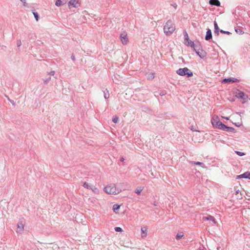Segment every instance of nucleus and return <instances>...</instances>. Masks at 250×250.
<instances>
[{
    "instance_id": "2eb2a0df",
    "label": "nucleus",
    "mask_w": 250,
    "mask_h": 250,
    "mask_svg": "<svg viewBox=\"0 0 250 250\" xmlns=\"http://www.w3.org/2000/svg\"><path fill=\"white\" fill-rule=\"evenodd\" d=\"M211 39H212L211 31L210 29H208L205 36V40L207 41H209Z\"/></svg>"
},
{
    "instance_id": "6ab92c4d",
    "label": "nucleus",
    "mask_w": 250,
    "mask_h": 250,
    "mask_svg": "<svg viewBox=\"0 0 250 250\" xmlns=\"http://www.w3.org/2000/svg\"><path fill=\"white\" fill-rule=\"evenodd\" d=\"M92 185H93L89 184L88 183L84 182L83 183V186L85 188L90 189Z\"/></svg>"
},
{
    "instance_id": "c03bdc74",
    "label": "nucleus",
    "mask_w": 250,
    "mask_h": 250,
    "mask_svg": "<svg viewBox=\"0 0 250 250\" xmlns=\"http://www.w3.org/2000/svg\"><path fill=\"white\" fill-rule=\"evenodd\" d=\"M234 124H235V125L236 126H240V125L239 124V123H235Z\"/></svg>"
},
{
    "instance_id": "f704fd0d",
    "label": "nucleus",
    "mask_w": 250,
    "mask_h": 250,
    "mask_svg": "<svg viewBox=\"0 0 250 250\" xmlns=\"http://www.w3.org/2000/svg\"><path fill=\"white\" fill-rule=\"evenodd\" d=\"M114 229L117 232H121L122 231V228H120V227H115L114 228Z\"/></svg>"
},
{
    "instance_id": "a18cd8bd",
    "label": "nucleus",
    "mask_w": 250,
    "mask_h": 250,
    "mask_svg": "<svg viewBox=\"0 0 250 250\" xmlns=\"http://www.w3.org/2000/svg\"><path fill=\"white\" fill-rule=\"evenodd\" d=\"M124 160H125V159L123 157H122L121 159V162H124Z\"/></svg>"
},
{
    "instance_id": "49530a36",
    "label": "nucleus",
    "mask_w": 250,
    "mask_h": 250,
    "mask_svg": "<svg viewBox=\"0 0 250 250\" xmlns=\"http://www.w3.org/2000/svg\"><path fill=\"white\" fill-rule=\"evenodd\" d=\"M154 206H157V203L155 202L154 203Z\"/></svg>"
},
{
    "instance_id": "de8ad7c7",
    "label": "nucleus",
    "mask_w": 250,
    "mask_h": 250,
    "mask_svg": "<svg viewBox=\"0 0 250 250\" xmlns=\"http://www.w3.org/2000/svg\"><path fill=\"white\" fill-rule=\"evenodd\" d=\"M238 191H239V190H237V191H236V194L238 193Z\"/></svg>"
},
{
    "instance_id": "f03ea898",
    "label": "nucleus",
    "mask_w": 250,
    "mask_h": 250,
    "mask_svg": "<svg viewBox=\"0 0 250 250\" xmlns=\"http://www.w3.org/2000/svg\"><path fill=\"white\" fill-rule=\"evenodd\" d=\"M104 191L107 194H117L120 193L121 190L117 188L115 184H111L106 186L104 188Z\"/></svg>"
},
{
    "instance_id": "c756f323",
    "label": "nucleus",
    "mask_w": 250,
    "mask_h": 250,
    "mask_svg": "<svg viewBox=\"0 0 250 250\" xmlns=\"http://www.w3.org/2000/svg\"><path fill=\"white\" fill-rule=\"evenodd\" d=\"M33 15L34 16L35 18L36 19V20L37 21H38L39 20V16L38 13L37 12L34 11L33 12Z\"/></svg>"
},
{
    "instance_id": "aec40b11",
    "label": "nucleus",
    "mask_w": 250,
    "mask_h": 250,
    "mask_svg": "<svg viewBox=\"0 0 250 250\" xmlns=\"http://www.w3.org/2000/svg\"><path fill=\"white\" fill-rule=\"evenodd\" d=\"M235 31L237 33L239 34L240 35H242L244 33L243 30L239 27H235Z\"/></svg>"
},
{
    "instance_id": "9d476101",
    "label": "nucleus",
    "mask_w": 250,
    "mask_h": 250,
    "mask_svg": "<svg viewBox=\"0 0 250 250\" xmlns=\"http://www.w3.org/2000/svg\"><path fill=\"white\" fill-rule=\"evenodd\" d=\"M246 178L250 180V172L247 171L242 174L237 176L236 179Z\"/></svg>"
},
{
    "instance_id": "4be33fe9",
    "label": "nucleus",
    "mask_w": 250,
    "mask_h": 250,
    "mask_svg": "<svg viewBox=\"0 0 250 250\" xmlns=\"http://www.w3.org/2000/svg\"><path fill=\"white\" fill-rule=\"evenodd\" d=\"M144 188L141 187H137L135 190V193L137 194H140L142 191L143 190Z\"/></svg>"
},
{
    "instance_id": "dca6fc26",
    "label": "nucleus",
    "mask_w": 250,
    "mask_h": 250,
    "mask_svg": "<svg viewBox=\"0 0 250 250\" xmlns=\"http://www.w3.org/2000/svg\"><path fill=\"white\" fill-rule=\"evenodd\" d=\"M66 2L65 0H57L55 2V5L57 6H61Z\"/></svg>"
},
{
    "instance_id": "0eeeda50",
    "label": "nucleus",
    "mask_w": 250,
    "mask_h": 250,
    "mask_svg": "<svg viewBox=\"0 0 250 250\" xmlns=\"http://www.w3.org/2000/svg\"><path fill=\"white\" fill-rule=\"evenodd\" d=\"M211 123L214 127L219 128V127L221 125L220 124H222V123L218 120V117H216L215 118L213 117L212 118Z\"/></svg>"
},
{
    "instance_id": "20e7f679",
    "label": "nucleus",
    "mask_w": 250,
    "mask_h": 250,
    "mask_svg": "<svg viewBox=\"0 0 250 250\" xmlns=\"http://www.w3.org/2000/svg\"><path fill=\"white\" fill-rule=\"evenodd\" d=\"M193 49L195 51L196 54L201 58H204L206 56V52L202 49H200L199 46L195 45Z\"/></svg>"
},
{
    "instance_id": "ea45409f",
    "label": "nucleus",
    "mask_w": 250,
    "mask_h": 250,
    "mask_svg": "<svg viewBox=\"0 0 250 250\" xmlns=\"http://www.w3.org/2000/svg\"><path fill=\"white\" fill-rule=\"evenodd\" d=\"M150 76L149 77V79H152L154 78V73H152L150 74Z\"/></svg>"
},
{
    "instance_id": "72a5a7b5",
    "label": "nucleus",
    "mask_w": 250,
    "mask_h": 250,
    "mask_svg": "<svg viewBox=\"0 0 250 250\" xmlns=\"http://www.w3.org/2000/svg\"><path fill=\"white\" fill-rule=\"evenodd\" d=\"M220 32L222 33H223V34H227V35H230L231 34V33L229 32V31H224V30H220Z\"/></svg>"
},
{
    "instance_id": "412c9836",
    "label": "nucleus",
    "mask_w": 250,
    "mask_h": 250,
    "mask_svg": "<svg viewBox=\"0 0 250 250\" xmlns=\"http://www.w3.org/2000/svg\"><path fill=\"white\" fill-rule=\"evenodd\" d=\"M104 97L105 99H107L109 97V93L108 90L107 89H105L103 91Z\"/></svg>"
},
{
    "instance_id": "c9c22d12",
    "label": "nucleus",
    "mask_w": 250,
    "mask_h": 250,
    "mask_svg": "<svg viewBox=\"0 0 250 250\" xmlns=\"http://www.w3.org/2000/svg\"><path fill=\"white\" fill-rule=\"evenodd\" d=\"M21 40H18L17 42V47H19L21 46Z\"/></svg>"
},
{
    "instance_id": "f3484780",
    "label": "nucleus",
    "mask_w": 250,
    "mask_h": 250,
    "mask_svg": "<svg viewBox=\"0 0 250 250\" xmlns=\"http://www.w3.org/2000/svg\"><path fill=\"white\" fill-rule=\"evenodd\" d=\"M209 4L211 5L220 6V2L218 0H210Z\"/></svg>"
},
{
    "instance_id": "c85d7f7f",
    "label": "nucleus",
    "mask_w": 250,
    "mask_h": 250,
    "mask_svg": "<svg viewBox=\"0 0 250 250\" xmlns=\"http://www.w3.org/2000/svg\"><path fill=\"white\" fill-rule=\"evenodd\" d=\"M228 132H235V129L232 127H229L228 126L227 130H226Z\"/></svg>"
},
{
    "instance_id": "423d86ee",
    "label": "nucleus",
    "mask_w": 250,
    "mask_h": 250,
    "mask_svg": "<svg viewBox=\"0 0 250 250\" xmlns=\"http://www.w3.org/2000/svg\"><path fill=\"white\" fill-rule=\"evenodd\" d=\"M68 4L69 8L72 7L78 8L80 5L79 0H70Z\"/></svg>"
},
{
    "instance_id": "e433bc0d",
    "label": "nucleus",
    "mask_w": 250,
    "mask_h": 250,
    "mask_svg": "<svg viewBox=\"0 0 250 250\" xmlns=\"http://www.w3.org/2000/svg\"><path fill=\"white\" fill-rule=\"evenodd\" d=\"M166 91L165 90H163V91H162L160 93V95L161 96H164L166 94Z\"/></svg>"
},
{
    "instance_id": "ddd939ff",
    "label": "nucleus",
    "mask_w": 250,
    "mask_h": 250,
    "mask_svg": "<svg viewBox=\"0 0 250 250\" xmlns=\"http://www.w3.org/2000/svg\"><path fill=\"white\" fill-rule=\"evenodd\" d=\"M141 237L142 238H145L147 236V228L146 226L142 227L141 228Z\"/></svg>"
},
{
    "instance_id": "4c0bfd02",
    "label": "nucleus",
    "mask_w": 250,
    "mask_h": 250,
    "mask_svg": "<svg viewBox=\"0 0 250 250\" xmlns=\"http://www.w3.org/2000/svg\"><path fill=\"white\" fill-rule=\"evenodd\" d=\"M55 73V72L54 71H51L48 73V75H49V76H54Z\"/></svg>"
},
{
    "instance_id": "a211bd4d",
    "label": "nucleus",
    "mask_w": 250,
    "mask_h": 250,
    "mask_svg": "<svg viewBox=\"0 0 250 250\" xmlns=\"http://www.w3.org/2000/svg\"><path fill=\"white\" fill-rule=\"evenodd\" d=\"M95 194H98L99 193V189L94 185H92L90 189Z\"/></svg>"
},
{
    "instance_id": "bb28decb",
    "label": "nucleus",
    "mask_w": 250,
    "mask_h": 250,
    "mask_svg": "<svg viewBox=\"0 0 250 250\" xmlns=\"http://www.w3.org/2000/svg\"><path fill=\"white\" fill-rule=\"evenodd\" d=\"M120 208V206H119L117 204H115L113 206V210H114V212H116V210H118Z\"/></svg>"
},
{
    "instance_id": "473e14b6",
    "label": "nucleus",
    "mask_w": 250,
    "mask_h": 250,
    "mask_svg": "<svg viewBox=\"0 0 250 250\" xmlns=\"http://www.w3.org/2000/svg\"><path fill=\"white\" fill-rule=\"evenodd\" d=\"M118 120H119L118 117L117 116H115L113 118L112 121L114 123H117L118 121Z\"/></svg>"
},
{
    "instance_id": "cd10ccee",
    "label": "nucleus",
    "mask_w": 250,
    "mask_h": 250,
    "mask_svg": "<svg viewBox=\"0 0 250 250\" xmlns=\"http://www.w3.org/2000/svg\"><path fill=\"white\" fill-rule=\"evenodd\" d=\"M190 163L191 164H195L196 165L200 166H201L202 167H203V166H204V163L200 162H191Z\"/></svg>"
},
{
    "instance_id": "b1692460",
    "label": "nucleus",
    "mask_w": 250,
    "mask_h": 250,
    "mask_svg": "<svg viewBox=\"0 0 250 250\" xmlns=\"http://www.w3.org/2000/svg\"><path fill=\"white\" fill-rule=\"evenodd\" d=\"M183 236H184V234L183 232L178 233L176 234V239L177 240H179V239H181Z\"/></svg>"
},
{
    "instance_id": "f8f14e48",
    "label": "nucleus",
    "mask_w": 250,
    "mask_h": 250,
    "mask_svg": "<svg viewBox=\"0 0 250 250\" xmlns=\"http://www.w3.org/2000/svg\"><path fill=\"white\" fill-rule=\"evenodd\" d=\"M203 220H204V221L209 220V221H212L215 224L216 223V221L215 218L211 215H208L207 216H204L203 217Z\"/></svg>"
},
{
    "instance_id": "a19ab883",
    "label": "nucleus",
    "mask_w": 250,
    "mask_h": 250,
    "mask_svg": "<svg viewBox=\"0 0 250 250\" xmlns=\"http://www.w3.org/2000/svg\"><path fill=\"white\" fill-rule=\"evenodd\" d=\"M171 5L175 9L177 8V4L176 3H172V4H171Z\"/></svg>"
},
{
    "instance_id": "58836bf2",
    "label": "nucleus",
    "mask_w": 250,
    "mask_h": 250,
    "mask_svg": "<svg viewBox=\"0 0 250 250\" xmlns=\"http://www.w3.org/2000/svg\"><path fill=\"white\" fill-rule=\"evenodd\" d=\"M21 1V2H22L23 4V5L24 6H26L27 4L26 3V0H20Z\"/></svg>"
},
{
    "instance_id": "79ce46f5",
    "label": "nucleus",
    "mask_w": 250,
    "mask_h": 250,
    "mask_svg": "<svg viewBox=\"0 0 250 250\" xmlns=\"http://www.w3.org/2000/svg\"><path fill=\"white\" fill-rule=\"evenodd\" d=\"M71 59H72L73 61H74L75 60V56H74V55L73 54H72V56H71Z\"/></svg>"
},
{
    "instance_id": "6e6552de",
    "label": "nucleus",
    "mask_w": 250,
    "mask_h": 250,
    "mask_svg": "<svg viewBox=\"0 0 250 250\" xmlns=\"http://www.w3.org/2000/svg\"><path fill=\"white\" fill-rule=\"evenodd\" d=\"M24 223L22 221H19L17 224V232L21 233L24 229Z\"/></svg>"
},
{
    "instance_id": "393cba45",
    "label": "nucleus",
    "mask_w": 250,
    "mask_h": 250,
    "mask_svg": "<svg viewBox=\"0 0 250 250\" xmlns=\"http://www.w3.org/2000/svg\"><path fill=\"white\" fill-rule=\"evenodd\" d=\"M188 42V45L190 46L192 48H194V46H195L194 42L190 41L189 39L188 41H187Z\"/></svg>"
},
{
    "instance_id": "37998d69",
    "label": "nucleus",
    "mask_w": 250,
    "mask_h": 250,
    "mask_svg": "<svg viewBox=\"0 0 250 250\" xmlns=\"http://www.w3.org/2000/svg\"><path fill=\"white\" fill-rule=\"evenodd\" d=\"M9 101L13 104V105H15V103L14 102V101L13 100H9Z\"/></svg>"
},
{
    "instance_id": "9b49d317",
    "label": "nucleus",
    "mask_w": 250,
    "mask_h": 250,
    "mask_svg": "<svg viewBox=\"0 0 250 250\" xmlns=\"http://www.w3.org/2000/svg\"><path fill=\"white\" fill-rule=\"evenodd\" d=\"M120 37L121 38V41L124 44H126L128 42V39L127 38V34L124 32L120 35Z\"/></svg>"
},
{
    "instance_id": "7ed1b4c3",
    "label": "nucleus",
    "mask_w": 250,
    "mask_h": 250,
    "mask_svg": "<svg viewBox=\"0 0 250 250\" xmlns=\"http://www.w3.org/2000/svg\"><path fill=\"white\" fill-rule=\"evenodd\" d=\"M176 73L177 74L182 76L186 75L188 78L193 76L192 71L187 67L179 68L176 71Z\"/></svg>"
},
{
    "instance_id": "5701e85b",
    "label": "nucleus",
    "mask_w": 250,
    "mask_h": 250,
    "mask_svg": "<svg viewBox=\"0 0 250 250\" xmlns=\"http://www.w3.org/2000/svg\"><path fill=\"white\" fill-rule=\"evenodd\" d=\"M221 125L220 126V127H219V128L218 129H221L222 130H227V127H228V126H227L226 125H225V124L222 123V124H220Z\"/></svg>"
},
{
    "instance_id": "4468645a",
    "label": "nucleus",
    "mask_w": 250,
    "mask_h": 250,
    "mask_svg": "<svg viewBox=\"0 0 250 250\" xmlns=\"http://www.w3.org/2000/svg\"><path fill=\"white\" fill-rule=\"evenodd\" d=\"M214 35L216 36H218L219 32H220V30L216 21H214Z\"/></svg>"
},
{
    "instance_id": "f257e3e1",
    "label": "nucleus",
    "mask_w": 250,
    "mask_h": 250,
    "mask_svg": "<svg viewBox=\"0 0 250 250\" xmlns=\"http://www.w3.org/2000/svg\"><path fill=\"white\" fill-rule=\"evenodd\" d=\"M175 30V25L171 20H168L164 26V33L167 36L171 35Z\"/></svg>"
},
{
    "instance_id": "09e8293b",
    "label": "nucleus",
    "mask_w": 250,
    "mask_h": 250,
    "mask_svg": "<svg viewBox=\"0 0 250 250\" xmlns=\"http://www.w3.org/2000/svg\"><path fill=\"white\" fill-rule=\"evenodd\" d=\"M226 119L227 120H229V118H226Z\"/></svg>"
},
{
    "instance_id": "1a4fd4ad",
    "label": "nucleus",
    "mask_w": 250,
    "mask_h": 250,
    "mask_svg": "<svg viewBox=\"0 0 250 250\" xmlns=\"http://www.w3.org/2000/svg\"><path fill=\"white\" fill-rule=\"evenodd\" d=\"M236 95L238 98L243 100H246L248 98V96L244 92L240 90H238L237 92H236Z\"/></svg>"
},
{
    "instance_id": "7c9ffc66",
    "label": "nucleus",
    "mask_w": 250,
    "mask_h": 250,
    "mask_svg": "<svg viewBox=\"0 0 250 250\" xmlns=\"http://www.w3.org/2000/svg\"><path fill=\"white\" fill-rule=\"evenodd\" d=\"M184 37H185V40H186V41H188L189 40V38H188V33H187L186 31H184Z\"/></svg>"
},
{
    "instance_id": "2f4dec72",
    "label": "nucleus",
    "mask_w": 250,
    "mask_h": 250,
    "mask_svg": "<svg viewBox=\"0 0 250 250\" xmlns=\"http://www.w3.org/2000/svg\"><path fill=\"white\" fill-rule=\"evenodd\" d=\"M235 152L236 154H237L238 155H239L240 156H242L245 155V154L244 152H240L239 151H235Z\"/></svg>"
},
{
    "instance_id": "39448f33",
    "label": "nucleus",
    "mask_w": 250,
    "mask_h": 250,
    "mask_svg": "<svg viewBox=\"0 0 250 250\" xmlns=\"http://www.w3.org/2000/svg\"><path fill=\"white\" fill-rule=\"evenodd\" d=\"M239 80L238 79L236 78H225L224 79L222 83H237L239 82Z\"/></svg>"
},
{
    "instance_id": "a878e982",
    "label": "nucleus",
    "mask_w": 250,
    "mask_h": 250,
    "mask_svg": "<svg viewBox=\"0 0 250 250\" xmlns=\"http://www.w3.org/2000/svg\"><path fill=\"white\" fill-rule=\"evenodd\" d=\"M51 76H48L43 79V82L45 84H47L51 80Z\"/></svg>"
}]
</instances>
